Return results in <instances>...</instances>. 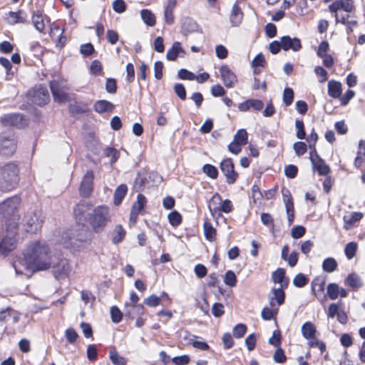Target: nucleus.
Returning a JSON list of instances; mask_svg holds the SVG:
<instances>
[{
  "mask_svg": "<svg viewBox=\"0 0 365 365\" xmlns=\"http://www.w3.org/2000/svg\"><path fill=\"white\" fill-rule=\"evenodd\" d=\"M29 95L33 103L42 106L49 101V94L46 88L39 86L31 90Z\"/></svg>",
  "mask_w": 365,
  "mask_h": 365,
  "instance_id": "obj_11",
  "label": "nucleus"
},
{
  "mask_svg": "<svg viewBox=\"0 0 365 365\" xmlns=\"http://www.w3.org/2000/svg\"><path fill=\"white\" fill-rule=\"evenodd\" d=\"M341 302L331 304L328 308V317L334 318L341 309Z\"/></svg>",
  "mask_w": 365,
  "mask_h": 365,
  "instance_id": "obj_46",
  "label": "nucleus"
},
{
  "mask_svg": "<svg viewBox=\"0 0 365 365\" xmlns=\"http://www.w3.org/2000/svg\"><path fill=\"white\" fill-rule=\"evenodd\" d=\"M279 312L278 307L275 306L264 307L262 312L261 316L264 320H271L276 317Z\"/></svg>",
  "mask_w": 365,
  "mask_h": 365,
  "instance_id": "obj_33",
  "label": "nucleus"
},
{
  "mask_svg": "<svg viewBox=\"0 0 365 365\" xmlns=\"http://www.w3.org/2000/svg\"><path fill=\"white\" fill-rule=\"evenodd\" d=\"M18 224L14 222L12 228L6 227V235L0 240V255L7 256L16 247Z\"/></svg>",
  "mask_w": 365,
  "mask_h": 365,
  "instance_id": "obj_4",
  "label": "nucleus"
},
{
  "mask_svg": "<svg viewBox=\"0 0 365 365\" xmlns=\"http://www.w3.org/2000/svg\"><path fill=\"white\" fill-rule=\"evenodd\" d=\"M294 99V91L290 88H287L283 92V101L286 106H290Z\"/></svg>",
  "mask_w": 365,
  "mask_h": 365,
  "instance_id": "obj_52",
  "label": "nucleus"
},
{
  "mask_svg": "<svg viewBox=\"0 0 365 365\" xmlns=\"http://www.w3.org/2000/svg\"><path fill=\"white\" fill-rule=\"evenodd\" d=\"M19 168L14 162L0 165V190L9 192L15 189L19 182Z\"/></svg>",
  "mask_w": 365,
  "mask_h": 365,
  "instance_id": "obj_2",
  "label": "nucleus"
},
{
  "mask_svg": "<svg viewBox=\"0 0 365 365\" xmlns=\"http://www.w3.org/2000/svg\"><path fill=\"white\" fill-rule=\"evenodd\" d=\"M337 262L333 257L325 259L322 263L323 270L326 272L331 273L337 268Z\"/></svg>",
  "mask_w": 365,
  "mask_h": 365,
  "instance_id": "obj_35",
  "label": "nucleus"
},
{
  "mask_svg": "<svg viewBox=\"0 0 365 365\" xmlns=\"http://www.w3.org/2000/svg\"><path fill=\"white\" fill-rule=\"evenodd\" d=\"M168 220L170 224L173 227L178 226L182 222V217L180 214L177 211L171 212L168 216Z\"/></svg>",
  "mask_w": 365,
  "mask_h": 365,
  "instance_id": "obj_44",
  "label": "nucleus"
},
{
  "mask_svg": "<svg viewBox=\"0 0 365 365\" xmlns=\"http://www.w3.org/2000/svg\"><path fill=\"white\" fill-rule=\"evenodd\" d=\"M317 140H318V135L314 131V130L312 129V133L309 135V136L307 138V141L309 143V148L311 150H313V151L315 153H316L315 145L317 143Z\"/></svg>",
  "mask_w": 365,
  "mask_h": 365,
  "instance_id": "obj_56",
  "label": "nucleus"
},
{
  "mask_svg": "<svg viewBox=\"0 0 365 365\" xmlns=\"http://www.w3.org/2000/svg\"><path fill=\"white\" fill-rule=\"evenodd\" d=\"M293 148L298 156L303 155L307 152V145L304 142L294 143Z\"/></svg>",
  "mask_w": 365,
  "mask_h": 365,
  "instance_id": "obj_58",
  "label": "nucleus"
},
{
  "mask_svg": "<svg viewBox=\"0 0 365 365\" xmlns=\"http://www.w3.org/2000/svg\"><path fill=\"white\" fill-rule=\"evenodd\" d=\"M221 79L227 88H232L237 81V78L235 73L226 65L220 68Z\"/></svg>",
  "mask_w": 365,
  "mask_h": 365,
  "instance_id": "obj_15",
  "label": "nucleus"
},
{
  "mask_svg": "<svg viewBox=\"0 0 365 365\" xmlns=\"http://www.w3.org/2000/svg\"><path fill=\"white\" fill-rule=\"evenodd\" d=\"M113 9L116 13H123L126 9L125 1L123 0H115L113 3Z\"/></svg>",
  "mask_w": 365,
  "mask_h": 365,
  "instance_id": "obj_62",
  "label": "nucleus"
},
{
  "mask_svg": "<svg viewBox=\"0 0 365 365\" xmlns=\"http://www.w3.org/2000/svg\"><path fill=\"white\" fill-rule=\"evenodd\" d=\"M185 51L181 46V43L175 41L173 43L172 47L167 51L166 58L168 61H175L178 56L184 55Z\"/></svg>",
  "mask_w": 365,
  "mask_h": 365,
  "instance_id": "obj_24",
  "label": "nucleus"
},
{
  "mask_svg": "<svg viewBox=\"0 0 365 365\" xmlns=\"http://www.w3.org/2000/svg\"><path fill=\"white\" fill-rule=\"evenodd\" d=\"M224 282L229 287L235 286L237 282V278L234 272L229 270L225 273L224 277Z\"/></svg>",
  "mask_w": 365,
  "mask_h": 365,
  "instance_id": "obj_50",
  "label": "nucleus"
},
{
  "mask_svg": "<svg viewBox=\"0 0 365 365\" xmlns=\"http://www.w3.org/2000/svg\"><path fill=\"white\" fill-rule=\"evenodd\" d=\"M32 23L38 31L43 32L45 24L43 20V17L40 14H34L32 16Z\"/></svg>",
  "mask_w": 365,
  "mask_h": 365,
  "instance_id": "obj_39",
  "label": "nucleus"
},
{
  "mask_svg": "<svg viewBox=\"0 0 365 365\" xmlns=\"http://www.w3.org/2000/svg\"><path fill=\"white\" fill-rule=\"evenodd\" d=\"M220 169L226 177L228 184H233L238 177L237 173L234 170V163L230 158L223 160L220 163Z\"/></svg>",
  "mask_w": 365,
  "mask_h": 365,
  "instance_id": "obj_13",
  "label": "nucleus"
},
{
  "mask_svg": "<svg viewBox=\"0 0 365 365\" xmlns=\"http://www.w3.org/2000/svg\"><path fill=\"white\" fill-rule=\"evenodd\" d=\"M110 316L113 322L119 323L122 319L123 313L116 306H113L110 308Z\"/></svg>",
  "mask_w": 365,
  "mask_h": 365,
  "instance_id": "obj_51",
  "label": "nucleus"
},
{
  "mask_svg": "<svg viewBox=\"0 0 365 365\" xmlns=\"http://www.w3.org/2000/svg\"><path fill=\"white\" fill-rule=\"evenodd\" d=\"M189 343L192 345L193 347L195 349L202 350V351H206L210 349L209 345L203 341H197L190 339Z\"/></svg>",
  "mask_w": 365,
  "mask_h": 365,
  "instance_id": "obj_61",
  "label": "nucleus"
},
{
  "mask_svg": "<svg viewBox=\"0 0 365 365\" xmlns=\"http://www.w3.org/2000/svg\"><path fill=\"white\" fill-rule=\"evenodd\" d=\"M94 173L92 170H88L84 175L80 186V194L81 196L88 197L93 191V183Z\"/></svg>",
  "mask_w": 365,
  "mask_h": 365,
  "instance_id": "obj_14",
  "label": "nucleus"
},
{
  "mask_svg": "<svg viewBox=\"0 0 365 365\" xmlns=\"http://www.w3.org/2000/svg\"><path fill=\"white\" fill-rule=\"evenodd\" d=\"M70 241L71 242H66V241L63 242V246L65 247H72L73 249H79L81 247H84L86 245V244L87 243L86 239L70 238Z\"/></svg>",
  "mask_w": 365,
  "mask_h": 365,
  "instance_id": "obj_36",
  "label": "nucleus"
},
{
  "mask_svg": "<svg viewBox=\"0 0 365 365\" xmlns=\"http://www.w3.org/2000/svg\"><path fill=\"white\" fill-rule=\"evenodd\" d=\"M16 149V141L11 133L0 135V155L4 156L12 155Z\"/></svg>",
  "mask_w": 365,
  "mask_h": 365,
  "instance_id": "obj_8",
  "label": "nucleus"
},
{
  "mask_svg": "<svg viewBox=\"0 0 365 365\" xmlns=\"http://www.w3.org/2000/svg\"><path fill=\"white\" fill-rule=\"evenodd\" d=\"M63 31L58 26H54L51 29V36L57 41V45L62 47L66 43V38L63 36Z\"/></svg>",
  "mask_w": 365,
  "mask_h": 365,
  "instance_id": "obj_29",
  "label": "nucleus"
},
{
  "mask_svg": "<svg viewBox=\"0 0 365 365\" xmlns=\"http://www.w3.org/2000/svg\"><path fill=\"white\" fill-rule=\"evenodd\" d=\"M90 209V206L87 203L81 202L78 204L74 208V216L79 222L86 219V212Z\"/></svg>",
  "mask_w": 365,
  "mask_h": 365,
  "instance_id": "obj_26",
  "label": "nucleus"
},
{
  "mask_svg": "<svg viewBox=\"0 0 365 365\" xmlns=\"http://www.w3.org/2000/svg\"><path fill=\"white\" fill-rule=\"evenodd\" d=\"M225 313L224 306L221 303H215L212 307V314L215 317H220Z\"/></svg>",
  "mask_w": 365,
  "mask_h": 365,
  "instance_id": "obj_64",
  "label": "nucleus"
},
{
  "mask_svg": "<svg viewBox=\"0 0 365 365\" xmlns=\"http://www.w3.org/2000/svg\"><path fill=\"white\" fill-rule=\"evenodd\" d=\"M108 221L109 210L105 206L97 207L88 217V222L96 232L101 230Z\"/></svg>",
  "mask_w": 365,
  "mask_h": 365,
  "instance_id": "obj_5",
  "label": "nucleus"
},
{
  "mask_svg": "<svg viewBox=\"0 0 365 365\" xmlns=\"http://www.w3.org/2000/svg\"><path fill=\"white\" fill-rule=\"evenodd\" d=\"M21 199L17 195L12 196L0 203V216L5 220V226L12 228L14 222H17L19 219L16 215L17 207L19 205Z\"/></svg>",
  "mask_w": 365,
  "mask_h": 365,
  "instance_id": "obj_3",
  "label": "nucleus"
},
{
  "mask_svg": "<svg viewBox=\"0 0 365 365\" xmlns=\"http://www.w3.org/2000/svg\"><path fill=\"white\" fill-rule=\"evenodd\" d=\"M285 277V270L282 268L277 269L272 273V278L274 283L282 284Z\"/></svg>",
  "mask_w": 365,
  "mask_h": 365,
  "instance_id": "obj_53",
  "label": "nucleus"
},
{
  "mask_svg": "<svg viewBox=\"0 0 365 365\" xmlns=\"http://www.w3.org/2000/svg\"><path fill=\"white\" fill-rule=\"evenodd\" d=\"M328 95L333 98H338L341 96L342 92V85L340 82L331 80L329 81Z\"/></svg>",
  "mask_w": 365,
  "mask_h": 365,
  "instance_id": "obj_25",
  "label": "nucleus"
},
{
  "mask_svg": "<svg viewBox=\"0 0 365 365\" xmlns=\"http://www.w3.org/2000/svg\"><path fill=\"white\" fill-rule=\"evenodd\" d=\"M247 327L243 324H238L233 328V335L236 338L242 337L246 333Z\"/></svg>",
  "mask_w": 365,
  "mask_h": 365,
  "instance_id": "obj_57",
  "label": "nucleus"
},
{
  "mask_svg": "<svg viewBox=\"0 0 365 365\" xmlns=\"http://www.w3.org/2000/svg\"><path fill=\"white\" fill-rule=\"evenodd\" d=\"M356 250H357V244L354 242H349L348 244H346L345 249H344V252H345L346 257L349 259H352L355 256Z\"/></svg>",
  "mask_w": 365,
  "mask_h": 365,
  "instance_id": "obj_42",
  "label": "nucleus"
},
{
  "mask_svg": "<svg viewBox=\"0 0 365 365\" xmlns=\"http://www.w3.org/2000/svg\"><path fill=\"white\" fill-rule=\"evenodd\" d=\"M160 303V298L155 294H152L144 299V304L150 307H155Z\"/></svg>",
  "mask_w": 365,
  "mask_h": 365,
  "instance_id": "obj_55",
  "label": "nucleus"
},
{
  "mask_svg": "<svg viewBox=\"0 0 365 365\" xmlns=\"http://www.w3.org/2000/svg\"><path fill=\"white\" fill-rule=\"evenodd\" d=\"M329 9L331 13L334 14L336 23L344 22L345 21V16L339 14V11L343 10L346 14H349L354 10V5L353 1L336 0L329 6Z\"/></svg>",
  "mask_w": 365,
  "mask_h": 365,
  "instance_id": "obj_6",
  "label": "nucleus"
},
{
  "mask_svg": "<svg viewBox=\"0 0 365 365\" xmlns=\"http://www.w3.org/2000/svg\"><path fill=\"white\" fill-rule=\"evenodd\" d=\"M308 278L301 273L297 274L293 279V284L297 287H303L308 283Z\"/></svg>",
  "mask_w": 365,
  "mask_h": 365,
  "instance_id": "obj_49",
  "label": "nucleus"
},
{
  "mask_svg": "<svg viewBox=\"0 0 365 365\" xmlns=\"http://www.w3.org/2000/svg\"><path fill=\"white\" fill-rule=\"evenodd\" d=\"M282 49L284 51L292 50L294 52L299 51L302 48L301 41L297 37L291 38L284 36L281 38Z\"/></svg>",
  "mask_w": 365,
  "mask_h": 365,
  "instance_id": "obj_17",
  "label": "nucleus"
},
{
  "mask_svg": "<svg viewBox=\"0 0 365 365\" xmlns=\"http://www.w3.org/2000/svg\"><path fill=\"white\" fill-rule=\"evenodd\" d=\"M209 209L212 215H214L217 211L229 213L232 211V206L230 200H225L222 201L220 195L216 193L213 195L211 200V202L209 205Z\"/></svg>",
  "mask_w": 365,
  "mask_h": 365,
  "instance_id": "obj_10",
  "label": "nucleus"
},
{
  "mask_svg": "<svg viewBox=\"0 0 365 365\" xmlns=\"http://www.w3.org/2000/svg\"><path fill=\"white\" fill-rule=\"evenodd\" d=\"M346 282L348 285L354 289H357L362 286L360 277L355 273L349 274L346 279Z\"/></svg>",
  "mask_w": 365,
  "mask_h": 365,
  "instance_id": "obj_38",
  "label": "nucleus"
},
{
  "mask_svg": "<svg viewBox=\"0 0 365 365\" xmlns=\"http://www.w3.org/2000/svg\"><path fill=\"white\" fill-rule=\"evenodd\" d=\"M52 268L53 274L57 279L67 278L71 272V267L68 260L66 259H60L57 263L53 265Z\"/></svg>",
  "mask_w": 365,
  "mask_h": 365,
  "instance_id": "obj_12",
  "label": "nucleus"
},
{
  "mask_svg": "<svg viewBox=\"0 0 365 365\" xmlns=\"http://www.w3.org/2000/svg\"><path fill=\"white\" fill-rule=\"evenodd\" d=\"M295 126L297 129L296 136L297 138L301 140L305 138L306 133L303 121L297 120L295 121Z\"/></svg>",
  "mask_w": 365,
  "mask_h": 365,
  "instance_id": "obj_54",
  "label": "nucleus"
},
{
  "mask_svg": "<svg viewBox=\"0 0 365 365\" xmlns=\"http://www.w3.org/2000/svg\"><path fill=\"white\" fill-rule=\"evenodd\" d=\"M104 155L110 158V163H114L119 158V152L114 148L108 147L104 150Z\"/></svg>",
  "mask_w": 365,
  "mask_h": 365,
  "instance_id": "obj_47",
  "label": "nucleus"
},
{
  "mask_svg": "<svg viewBox=\"0 0 365 365\" xmlns=\"http://www.w3.org/2000/svg\"><path fill=\"white\" fill-rule=\"evenodd\" d=\"M310 160L313 167L317 170L320 175H327L330 172L329 167L317 154L315 153V156L311 155Z\"/></svg>",
  "mask_w": 365,
  "mask_h": 365,
  "instance_id": "obj_20",
  "label": "nucleus"
},
{
  "mask_svg": "<svg viewBox=\"0 0 365 365\" xmlns=\"http://www.w3.org/2000/svg\"><path fill=\"white\" fill-rule=\"evenodd\" d=\"M1 121L4 126H16L21 128L24 124L23 116L17 113L5 115L1 117Z\"/></svg>",
  "mask_w": 365,
  "mask_h": 365,
  "instance_id": "obj_16",
  "label": "nucleus"
},
{
  "mask_svg": "<svg viewBox=\"0 0 365 365\" xmlns=\"http://www.w3.org/2000/svg\"><path fill=\"white\" fill-rule=\"evenodd\" d=\"M6 21L11 25L24 24L26 21V14L23 10H19L16 12L10 11L6 14Z\"/></svg>",
  "mask_w": 365,
  "mask_h": 365,
  "instance_id": "obj_21",
  "label": "nucleus"
},
{
  "mask_svg": "<svg viewBox=\"0 0 365 365\" xmlns=\"http://www.w3.org/2000/svg\"><path fill=\"white\" fill-rule=\"evenodd\" d=\"M65 335L67 341L71 344L74 343L78 336L77 332L73 328L67 329L65 331Z\"/></svg>",
  "mask_w": 365,
  "mask_h": 365,
  "instance_id": "obj_63",
  "label": "nucleus"
},
{
  "mask_svg": "<svg viewBox=\"0 0 365 365\" xmlns=\"http://www.w3.org/2000/svg\"><path fill=\"white\" fill-rule=\"evenodd\" d=\"M326 278L322 276H318L312 282V291L315 297H319L324 292Z\"/></svg>",
  "mask_w": 365,
  "mask_h": 365,
  "instance_id": "obj_23",
  "label": "nucleus"
},
{
  "mask_svg": "<svg viewBox=\"0 0 365 365\" xmlns=\"http://www.w3.org/2000/svg\"><path fill=\"white\" fill-rule=\"evenodd\" d=\"M140 16L144 21L149 26H153L155 24V16L151 11L148 9H142Z\"/></svg>",
  "mask_w": 365,
  "mask_h": 365,
  "instance_id": "obj_34",
  "label": "nucleus"
},
{
  "mask_svg": "<svg viewBox=\"0 0 365 365\" xmlns=\"http://www.w3.org/2000/svg\"><path fill=\"white\" fill-rule=\"evenodd\" d=\"M285 294L282 288H273L269 295L270 306H280L284 302Z\"/></svg>",
  "mask_w": 365,
  "mask_h": 365,
  "instance_id": "obj_19",
  "label": "nucleus"
},
{
  "mask_svg": "<svg viewBox=\"0 0 365 365\" xmlns=\"http://www.w3.org/2000/svg\"><path fill=\"white\" fill-rule=\"evenodd\" d=\"M243 13L237 4L232 6L231 13L230 14V21L232 26H239L242 21Z\"/></svg>",
  "mask_w": 365,
  "mask_h": 365,
  "instance_id": "obj_22",
  "label": "nucleus"
},
{
  "mask_svg": "<svg viewBox=\"0 0 365 365\" xmlns=\"http://www.w3.org/2000/svg\"><path fill=\"white\" fill-rule=\"evenodd\" d=\"M53 264V252L48 245L39 240L31 242L13 263L17 275L26 278L40 271H45L51 267Z\"/></svg>",
  "mask_w": 365,
  "mask_h": 365,
  "instance_id": "obj_1",
  "label": "nucleus"
},
{
  "mask_svg": "<svg viewBox=\"0 0 365 365\" xmlns=\"http://www.w3.org/2000/svg\"><path fill=\"white\" fill-rule=\"evenodd\" d=\"M363 217V214L359 212H351L350 215L344 217V228L346 230H350L353 225L359 221Z\"/></svg>",
  "mask_w": 365,
  "mask_h": 365,
  "instance_id": "obj_27",
  "label": "nucleus"
},
{
  "mask_svg": "<svg viewBox=\"0 0 365 365\" xmlns=\"http://www.w3.org/2000/svg\"><path fill=\"white\" fill-rule=\"evenodd\" d=\"M202 171L207 176L212 179H216L218 175V171L216 167L210 164H205L202 168Z\"/></svg>",
  "mask_w": 365,
  "mask_h": 365,
  "instance_id": "obj_45",
  "label": "nucleus"
},
{
  "mask_svg": "<svg viewBox=\"0 0 365 365\" xmlns=\"http://www.w3.org/2000/svg\"><path fill=\"white\" fill-rule=\"evenodd\" d=\"M248 134L246 130L240 129L234 136V140L242 144V145L247 143Z\"/></svg>",
  "mask_w": 365,
  "mask_h": 365,
  "instance_id": "obj_41",
  "label": "nucleus"
},
{
  "mask_svg": "<svg viewBox=\"0 0 365 365\" xmlns=\"http://www.w3.org/2000/svg\"><path fill=\"white\" fill-rule=\"evenodd\" d=\"M314 72L316 75L320 77V78L319 79V83H324L328 79V73L322 66H316L314 68Z\"/></svg>",
  "mask_w": 365,
  "mask_h": 365,
  "instance_id": "obj_59",
  "label": "nucleus"
},
{
  "mask_svg": "<svg viewBox=\"0 0 365 365\" xmlns=\"http://www.w3.org/2000/svg\"><path fill=\"white\" fill-rule=\"evenodd\" d=\"M178 77L182 80L193 81L195 79V74L186 69L182 68L178 71Z\"/></svg>",
  "mask_w": 365,
  "mask_h": 365,
  "instance_id": "obj_60",
  "label": "nucleus"
},
{
  "mask_svg": "<svg viewBox=\"0 0 365 365\" xmlns=\"http://www.w3.org/2000/svg\"><path fill=\"white\" fill-rule=\"evenodd\" d=\"M204 233L206 239L212 242L215 239L216 230L211 223L205 222L203 225Z\"/></svg>",
  "mask_w": 365,
  "mask_h": 365,
  "instance_id": "obj_37",
  "label": "nucleus"
},
{
  "mask_svg": "<svg viewBox=\"0 0 365 365\" xmlns=\"http://www.w3.org/2000/svg\"><path fill=\"white\" fill-rule=\"evenodd\" d=\"M125 234L126 232L122 225H115L112 232V242L115 245L121 242L124 240Z\"/></svg>",
  "mask_w": 365,
  "mask_h": 365,
  "instance_id": "obj_30",
  "label": "nucleus"
},
{
  "mask_svg": "<svg viewBox=\"0 0 365 365\" xmlns=\"http://www.w3.org/2000/svg\"><path fill=\"white\" fill-rule=\"evenodd\" d=\"M128 192V187L125 184H121L117 187L114 192L113 203L115 205H119Z\"/></svg>",
  "mask_w": 365,
  "mask_h": 365,
  "instance_id": "obj_32",
  "label": "nucleus"
},
{
  "mask_svg": "<svg viewBox=\"0 0 365 365\" xmlns=\"http://www.w3.org/2000/svg\"><path fill=\"white\" fill-rule=\"evenodd\" d=\"M110 359L115 365H125L126 363L125 358L120 356L115 350L110 351Z\"/></svg>",
  "mask_w": 365,
  "mask_h": 365,
  "instance_id": "obj_48",
  "label": "nucleus"
},
{
  "mask_svg": "<svg viewBox=\"0 0 365 365\" xmlns=\"http://www.w3.org/2000/svg\"><path fill=\"white\" fill-rule=\"evenodd\" d=\"M302 334L306 339H314L317 329L315 326L310 322L304 323L301 327Z\"/></svg>",
  "mask_w": 365,
  "mask_h": 365,
  "instance_id": "obj_28",
  "label": "nucleus"
},
{
  "mask_svg": "<svg viewBox=\"0 0 365 365\" xmlns=\"http://www.w3.org/2000/svg\"><path fill=\"white\" fill-rule=\"evenodd\" d=\"M146 201V197L143 194H138L137 196V200L133 205L131 210L140 213L144 208Z\"/></svg>",
  "mask_w": 365,
  "mask_h": 365,
  "instance_id": "obj_40",
  "label": "nucleus"
},
{
  "mask_svg": "<svg viewBox=\"0 0 365 365\" xmlns=\"http://www.w3.org/2000/svg\"><path fill=\"white\" fill-rule=\"evenodd\" d=\"M43 217L41 210L29 212L24 217V225L27 232H35L42 225Z\"/></svg>",
  "mask_w": 365,
  "mask_h": 365,
  "instance_id": "obj_7",
  "label": "nucleus"
},
{
  "mask_svg": "<svg viewBox=\"0 0 365 365\" xmlns=\"http://www.w3.org/2000/svg\"><path fill=\"white\" fill-rule=\"evenodd\" d=\"M327 294L331 299H336L339 294V287L338 284L330 283L327 287Z\"/></svg>",
  "mask_w": 365,
  "mask_h": 365,
  "instance_id": "obj_43",
  "label": "nucleus"
},
{
  "mask_svg": "<svg viewBox=\"0 0 365 365\" xmlns=\"http://www.w3.org/2000/svg\"><path fill=\"white\" fill-rule=\"evenodd\" d=\"M113 108L114 105L106 100L98 101L93 105L95 111L98 113H103L106 111L112 110Z\"/></svg>",
  "mask_w": 365,
  "mask_h": 365,
  "instance_id": "obj_31",
  "label": "nucleus"
},
{
  "mask_svg": "<svg viewBox=\"0 0 365 365\" xmlns=\"http://www.w3.org/2000/svg\"><path fill=\"white\" fill-rule=\"evenodd\" d=\"M50 88L55 101L63 103L68 101V90L63 81H52L50 83Z\"/></svg>",
  "mask_w": 365,
  "mask_h": 365,
  "instance_id": "obj_9",
  "label": "nucleus"
},
{
  "mask_svg": "<svg viewBox=\"0 0 365 365\" xmlns=\"http://www.w3.org/2000/svg\"><path fill=\"white\" fill-rule=\"evenodd\" d=\"M145 313V307L143 304H128L125 303L124 314L125 317L133 319L135 317L143 315Z\"/></svg>",
  "mask_w": 365,
  "mask_h": 365,
  "instance_id": "obj_18",
  "label": "nucleus"
}]
</instances>
